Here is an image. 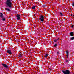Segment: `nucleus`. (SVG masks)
Returning a JSON list of instances; mask_svg holds the SVG:
<instances>
[{
  "instance_id": "nucleus-6",
  "label": "nucleus",
  "mask_w": 74,
  "mask_h": 74,
  "mask_svg": "<svg viewBox=\"0 0 74 74\" xmlns=\"http://www.w3.org/2000/svg\"><path fill=\"white\" fill-rule=\"evenodd\" d=\"M2 66L5 67V68H6V69H8V65H7L6 64H2Z\"/></svg>"
},
{
  "instance_id": "nucleus-5",
  "label": "nucleus",
  "mask_w": 74,
  "mask_h": 74,
  "mask_svg": "<svg viewBox=\"0 0 74 74\" xmlns=\"http://www.w3.org/2000/svg\"><path fill=\"white\" fill-rule=\"evenodd\" d=\"M65 74H70V72L68 70H66L65 71Z\"/></svg>"
},
{
  "instance_id": "nucleus-19",
  "label": "nucleus",
  "mask_w": 74,
  "mask_h": 74,
  "mask_svg": "<svg viewBox=\"0 0 74 74\" xmlns=\"http://www.w3.org/2000/svg\"><path fill=\"white\" fill-rule=\"evenodd\" d=\"M71 40H74V37H72L71 38Z\"/></svg>"
},
{
  "instance_id": "nucleus-22",
  "label": "nucleus",
  "mask_w": 74,
  "mask_h": 74,
  "mask_svg": "<svg viewBox=\"0 0 74 74\" xmlns=\"http://www.w3.org/2000/svg\"><path fill=\"white\" fill-rule=\"evenodd\" d=\"M74 27V25H72L71 27Z\"/></svg>"
},
{
  "instance_id": "nucleus-28",
  "label": "nucleus",
  "mask_w": 74,
  "mask_h": 74,
  "mask_svg": "<svg viewBox=\"0 0 74 74\" xmlns=\"http://www.w3.org/2000/svg\"><path fill=\"white\" fill-rule=\"evenodd\" d=\"M35 14H34V16H35Z\"/></svg>"
},
{
  "instance_id": "nucleus-4",
  "label": "nucleus",
  "mask_w": 74,
  "mask_h": 74,
  "mask_svg": "<svg viewBox=\"0 0 74 74\" xmlns=\"http://www.w3.org/2000/svg\"><path fill=\"white\" fill-rule=\"evenodd\" d=\"M20 16H21L20 15L18 14H17V15L16 16V17H17V20H20V19H21V18L19 17Z\"/></svg>"
},
{
  "instance_id": "nucleus-16",
  "label": "nucleus",
  "mask_w": 74,
  "mask_h": 74,
  "mask_svg": "<svg viewBox=\"0 0 74 74\" xmlns=\"http://www.w3.org/2000/svg\"><path fill=\"white\" fill-rule=\"evenodd\" d=\"M18 56H19V57H20V58H21V57H22V55H21V54H19Z\"/></svg>"
},
{
  "instance_id": "nucleus-11",
  "label": "nucleus",
  "mask_w": 74,
  "mask_h": 74,
  "mask_svg": "<svg viewBox=\"0 0 74 74\" xmlns=\"http://www.w3.org/2000/svg\"><path fill=\"white\" fill-rule=\"evenodd\" d=\"M2 19V21H5V18H4V17L1 18Z\"/></svg>"
},
{
  "instance_id": "nucleus-2",
  "label": "nucleus",
  "mask_w": 74,
  "mask_h": 74,
  "mask_svg": "<svg viewBox=\"0 0 74 74\" xmlns=\"http://www.w3.org/2000/svg\"><path fill=\"white\" fill-rule=\"evenodd\" d=\"M40 17L39 18V19L40 20L41 22H44V16L41 15Z\"/></svg>"
},
{
  "instance_id": "nucleus-13",
  "label": "nucleus",
  "mask_w": 74,
  "mask_h": 74,
  "mask_svg": "<svg viewBox=\"0 0 74 74\" xmlns=\"http://www.w3.org/2000/svg\"><path fill=\"white\" fill-rule=\"evenodd\" d=\"M60 14L61 15V16H63V15L62 14V13L61 12H60Z\"/></svg>"
},
{
  "instance_id": "nucleus-15",
  "label": "nucleus",
  "mask_w": 74,
  "mask_h": 74,
  "mask_svg": "<svg viewBox=\"0 0 74 74\" xmlns=\"http://www.w3.org/2000/svg\"><path fill=\"white\" fill-rule=\"evenodd\" d=\"M62 72L63 74H65V71L64 70L62 71Z\"/></svg>"
},
{
  "instance_id": "nucleus-20",
  "label": "nucleus",
  "mask_w": 74,
  "mask_h": 74,
  "mask_svg": "<svg viewBox=\"0 0 74 74\" xmlns=\"http://www.w3.org/2000/svg\"><path fill=\"white\" fill-rule=\"evenodd\" d=\"M54 42H57V41H58V40H57V39H55L54 40Z\"/></svg>"
},
{
  "instance_id": "nucleus-23",
  "label": "nucleus",
  "mask_w": 74,
  "mask_h": 74,
  "mask_svg": "<svg viewBox=\"0 0 74 74\" xmlns=\"http://www.w3.org/2000/svg\"><path fill=\"white\" fill-rule=\"evenodd\" d=\"M66 62H69V60H66Z\"/></svg>"
},
{
  "instance_id": "nucleus-29",
  "label": "nucleus",
  "mask_w": 74,
  "mask_h": 74,
  "mask_svg": "<svg viewBox=\"0 0 74 74\" xmlns=\"http://www.w3.org/2000/svg\"><path fill=\"white\" fill-rule=\"evenodd\" d=\"M73 16L74 17V14L73 15Z\"/></svg>"
},
{
  "instance_id": "nucleus-27",
  "label": "nucleus",
  "mask_w": 74,
  "mask_h": 74,
  "mask_svg": "<svg viewBox=\"0 0 74 74\" xmlns=\"http://www.w3.org/2000/svg\"><path fill=\"white\" fill-rule=\"evenodd\" d=\"M64 20H63V22H64Z\"/></svg>"
},
{
  "instance_id": "nucleus-25",
  "label": "nucleus",
  "mask_w": 74,
  "mask_h": 74,
  "mask_svg": "<svg viewBox=\"0 0 74 74\" xmlns=\"http://www.w3.org/2000/svg\"><path fill=\"white\" fill-rule=\"evenodd\" d=\"M57 54H58L59 53V52H58L57 53Z\"/></svg>"
},
{
  "instance_id": "nucleus-24",
  "label": "nucleus",
  "mask_w": 74,
  "mask_h": 74,
  "mask_svg": "<svg viewBox=\"0 0 74 74\" xmlns=\"http://www.w3.org/2000/svg\"><path fill=\"white\" fill-rule=\"evenodd\" d=\"M59 40V38H58L57 39V40L58 41V40Z\"/></svg>"
},
{
  "instance_id": "nucleus-21",
  "label": "nucleus",
  "mask_w": 74,
  "mask_h": 74,
  "mask_svg": "<svg viewBox=\"0 0 74 74\" xmlns=\"http://www.w3.org/2000/svg\"><path fill=\"white\" fill-rule=\"evenodd\" d=\"M72 6H73V7H74V3H73L72 4Z\"/></svg>"
},
{
  "instance_id": "nucleus-17",
  "label": "nucleus",
  "mask_w": 74,
  "mask_h": 74,
  "mask_svg": "<svg viewBox=\"0 0 74 74\" xmlns=\"http://www.w3.org/2000/svg\"><path fill=\"white\" fill-rule=\"evenodd\" d=\"M46 5H43L42 6V7H46Z\"/></svg>"
},
{
  "instance_id": "nucleus-7",
  "label": "nucleus",
  "mask_w": 74,
  "mask_h": 74,
  "mask_svg": "<svg viewBox=\"0 0 74 74\" xmlns=\"http://www.w3.org/2000/svg\"><path fill=\"white\" fill-rule=\"evenodd\" d=\"M7 52L10 55H12V52H11V50H8L7 51Z\"/></svg>"
},
{
  "instance_id": "nucleus-14",
  "label": "nucleus",
  "mask_w": 74,
  "mask_h": 74,
  "mask_svg": "<svg viewBox=\"0 0 74 74\" xmlns=\"http://www.w3.org/2000/svg\"><path fill=\"white\" fill-rule=\"evenodd\" d=\"M35 8H36V6H33V7H32V9H35Z\"/></svg>"
},
{
  "instance_id": "nucleus-9",
  "label": "nucleus",
  "mask_w": 74,
  "mask_h": 74,
  "mask_svg": "<svg viewBox=\"0 0 74 74\" xmlns=\"http://www.w3.org/2000/svg\"><path fill=\"white\" fill-rule=\"evenodd\" d=\"M5 10H6V11H8V12H10L11 11V10L10 9L7 8H5Z\"/></svg>"
},
{
  "instance_id": "nucleus-18",
  "label": "nucleus",
  "mask_w": 74,
  "mask_h": 74,
  "mask_svg": "<svg viewBox=\"0 0 74 74\" xmlns=\"http://www.w3.org/2000/svg\"><path fill=\"white\" fill-rule=\"evenodd\" d=\"M54 46V47H56L57 46V44H55Z\"/></svg>"
},
{
  "instance_id": "nucleus-12",
  "label": "nucleus",
  "mask_w": 74,
  "mask_h": 74,
  "mask_svg": "<svg viewBox=\"0 0 74 74\" xmlns=\"http://www.w3.org/2000/svg\"><path fill=\"white\" fill-rule=\"evenodd\" d=\"M47 56H48V54H46L44 58H47Z\"/></svg>"
},
{
  "instance_id": "nucleus-1",
  "label": "nucleus",
  "mask_w": 74,
  "mask_h": 74,
  "mask_svg": "<svg viewBox=\"0 0 74 74\" xmlns=\"http://www.w3.org/2000/svg\"><path fill=\"white\" fill-rule=\"evenodd\" d=\"M12 0H7L5 4H6L7 7H9L10 8H11L12 7Z\"/></svg>"
},
{
  "instance_id": "nucleus-3",
  "label": "nucleus",
  "mask_w": 74,
  "mask_h": 74,
  "mask_svg": "<svg viewBox=\"0 0 74 74\" xmlns=\"http://www.w3.org/2000/svg\"><path fill=\"white\" fill-rule=\"evenodd\" d=\"M69 50H67L66 51V56L67 58H69Z\"/></svg>"
},
{
  "instance_id": "nucleus-8",
  "label": "nucleus",
  "mask_w": 74,
  "mask_h": 74,
  "mask_svg": "<svg viewBox=\"0 0 74 74\" xmlns=\"http://www.w3.org/2000/svg\"><path fill=\"white\" fill-rule=\"evenodd\" d=\"M0 17L1 18H4V15H3V13H0Z\"/></svg>"
},
{
  "instance_id": "nucleus-26",
  "label": "nucleus",
  "mask_w": 74,
  "mask_h": 74,
  "mask_svg": "<svg viewBox=\"0 0 74 74\" xmlns=\"http://www.w3.org/2000/svg\"><path fill=\"white\" fill-rule=\"evenodd\" d=\"M71 16H73V14H71Z\"/></svg>"
},
{
  "instance_id": "nucleus-10",
  "label": "nucleus",
  "mask_w": 74,
  "mask_h": 74,
  "mask_svg": "<svg viewBox=\"0 0 74 74\" xmlns=\"http://www.w3.org/2000/svg\"><path fill=\"white\" fill-rule=\"evenodd\" d=\"M70 35L71 36H74V33L73 32H70Z\"/></svg>"
}]
</instances>
